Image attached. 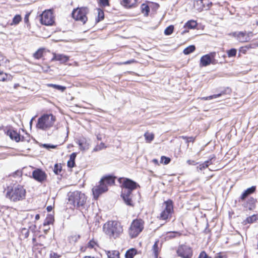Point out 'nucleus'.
I'll return each mask as SVG.
<instances>
[{"mask_svg": "<svg viewBox=\"0 0 258 258\" xmlns=\"http://www.w3.org/2000/svg\"><path fill=\"white\" fill-rule=\"evenodd\" d=\"M256 200L253 198H249L246 203L243 204V206L249 210H252L255 208Z\"/></svg>", "mask_w": 258, "mask_h": 258, "instance_id": "6ab92c4d", "label": "nucleus"}, {"mask_svg": "<svg viewBox=\"0 0 258 258\" xmlns=\"http://www.w3.org/2000/svg\"><path fill=\"white\" fill-rule=\"evenodd\" d=\"M106 146H105L104 143L101 142L100 144L97 145L95 148L93 149V152H98L102 149L106 148Z\"/></svg>", "mask_w": 258, "mask_h": 258, "instance_id": "a19ab883", "label": "nucleus"}, {"mask_svg": "<svg viewBox=\"0 0 258 258\" xmlns=\"http://www.w3.org/2000/svg\"><path fill=\"white\" fill-rule=\"evenodd\" d=\"M180 138L185 141L186 143L188 144L189 142H194L195 138L193 137L180 136Z\"/></svg>", "mask_w": 258, "mask_h": 258, "instance_id": "de8ad7c7", "label": "nucleus"}, {"mask_svg": "<svg viewBox=\"0 0 258 258\" xmlns=\"http://www.w3.org/2000/svg\"><path fill=\"white\" fill-rule=\"evenodd\" d=\"M45 49L44 48H39L34 54L33 56L36 59H39L43 56Z\"/></svg>", "mask_w": 258, "mask_h": 258, "instance_id": "c85d7f7f", "label": "nucleus"}, {"mask_svg": "<svg viewBox=\"0 0 258 258\" xmlns=\"http://www.w3.org/2000/svg\"><path fill=\"white\" fill-rule=\"evenodd\" d=\"M21 235L24 237V238H27L29 235V230L26 228H23L21 231Z\"/></svg>", "mask_w": 258, "mask_h": 258, "instance_id": "a18cd8bd", "label": "nucleus"}, {"mask_svg": "<svg viewBox=\"0 0 258 258\" xmlns=\"http://www.w3.org/2000/svg\"><path fill=\"white\" fill-rule=\"evenodd\" d=\"M102 135L100 134H98L97 135H96V138H97V139L98 141H101L102 139Z\"/></svg>", "mask_w": 258, "mask_h": 258, "instance_id": "e2e57ef3", "label": "nucleus"}, {"mask_svg": "<svg viewBox=\"0 0 258 258\" xmlns=\"http://www.w3.org/2000/svg\"><path fill=\"white\" fill-rule=\"evenodd\" d=\"M6 197L11 202H17L22 201L26 197V189L20 184H14L7 187Z\"/></svg>", "mask_w": 258, "mask_h": 258, "instance_id": "7ed1b4c3", "label": "nucleus"}, {"mask_svg": "<svg viewBox=\"0 0 258 258\" xmlns=\"http://www.w3.org/2000/svg\"><path fill=\"white\" fill-rule=\"evenodd\" d=\"M121 188L120 197L124 203L127 206H134L133 200H135L134 191L140 187L135 181L126 177H119L118 179Z\"/></svg>", "mask_w": 258, "mask_h": 258, "instance_id": "f257e3e1", "label": "nucleus"}, {"mask_svg": "<svg viewBox=\"0 0 258 258\" xmlns=\"http://www.w3.org/2000/svg\"><path fill=\"white\" fill-rule=\"evenodd\" d=\"M137 0H122L121 4L126 8H132L136 7Z\"/></svg>", "mask_w": 258, "mask_h": 258, "instance_id": "412c9836", "label": "nucleus"}, {"mask_svg": "<svg viewBox=\"0 0 258 258\" xmlns=\"http://www.w3.org/2000/svg\"><path fill=\"white\" fill-rule=\"evenodd\" d=\"M12 79V76L11 75L5 73L0 70V81H10Z\"/></svg>", "mask_w": 258, "mask_h": 258, "instance_id": "cd10ccee", "label": "nucleus"}, {"mask_svg": "<svg viewBox=\"0 0 258 258\" xmlns=\"http://www.w3.org/2000/svg\"><path fill=\"white\" fill-rule=\"evenodd\" d=\"M103 230L105 234L110 238L112 237L115 239L122 232L123 229L120 223L113 221L105 224L103 226Z\"/></svg>", "mask_w": 258, "mask_h": 258, "instance_id": "20e7f679", "label": "nucleus"}, {"mask_svg": "<svg viewBox=\"0 0 258 258\" xmlns=\"http://www.w3.org/2000/svg\"><path fill=\"white\" fill-rule=\"evenodd\" d=\"M258 220V214H253L251 216H249L247 217V218L244 220L243 223L244 224H246L247 223L251 224L253 223Z\"/></svg>", "mask_w": 258, "mask_h": 258, "instance_id": "a878e982", "label": "nucleus"}, {"mask_svg": "<svg viewBox=\"0 0 258 258\" xmlns=\"http://www.w3.org/2000/svg\"><path fill=\"white\" fill-rule=\"evenodd\" d=\"M151 5H152V6H150V8H151L152 9H154L155 10H156L157 9H158V8H159V5L157 3H151Z\"/></svg>", "mask_w": 258, "mask_h": 258, "instance_id": "603ef678", "label": "nucleus"}, {"mask_svg": "<svg viewBox=\"0 0 258 258\" xmlns=\"http://www.w3.org/2000/svg\"><path fill=\"white\" fill-rule=\"evenodd\" d=\"M50 258H59L60 257V255L58 254L57 253L54 252H51L50 253Z\"/></svg>", "mask_w": 258, "mask_h": 258, "instance_id": "3c124183", "label": "nucleus"}, {"mask_svg": "<svg viewBox=\"0 0 258 258\" xmlns=\"http://www.w3.org/2000/svg\"><path fill=\"white\" fill-rule=\"evenodd\" d=\"M62 171L61 164L56 163L54 166L53 172L56 175H59Z\"/></svg>", "mask_w": 258, "mask_h": 258, "instance_id": "c9c22d12", "label": "nucleus"}, {"mask_svg": "<svg viewBox=\"0 0 258 258\" xmlns=\"http://www.w3.org/2000/svg\"><path fill=\"white\" fill-rule=\"evenodd\" d=\"M69 57L62 54L53 53V56L51 59V61H59L61 63H64L68 61Z\"/></svg>", "mask_w": 258, "mask_h": 258, "instance_id": "a211bd4d", "label": "nucleus"}, {"mask_svg": "<svg viewBox=\"0 0 258 258\" xmlns=\"http://www.w3.org/2000/svg\"><path fill=\"white\" fill-rule=\"evenodd\" d=\"M196 50V46L194 45H190L186 47L183 51L185 55H188L193 52Z\"/></svg>", "mask_w": 258, "mask_h": 258, "instance_id": "72a5a7b5", "label": "nucleus"}, {"mask_svg": "<svg viewBox=\"0 0 258 258\" xmlns=\"http://www.w3.org/2000/svg\"><path fill=\"white\" fill-rule=\"evenodd\" d=\"M45 228L43 229V232L45 234H46L47 232H48L49 230L50 229L49 227H47V226L45 227Z\"/></svg>", "mask_w": 258, "mask_h": 258, "instance_id": "0e129e2a", "label": "nucleus"}, {"mask_svg": "<svg viewBox=\"0 0 258 258\" xmlns=\"http://www.w3.org/2000/svg\"><path fill=\"white\" fill-rule=\"evenodd\" d=\"M144 137L146 142L147 143H150L153 140L154 135L152 133H146L144 134Z\"/></svg>", "mask_w": 258, "mask_h": 258, "instance_id": "4c0bfd02", "label": "nucleus"}, {"mask_svg": "<svg viewBox=\"0 0 258 258\" xmlns=\"http://www.w3.org/2000/svg\"><path fill=\"white\" fill-rule=\"evenodd\" d=\"M98 12L97 17L96 18V23H99L104 19V13L103 10L100 8L97 9Z\"/></svg>", "mask_w": 258, "mask_h": 258, "instance_id": "c756f323", "label": "nucleus"}, {"mask_svg": "<svg viewBox=\"0 0 258 258\" xmlns=\"http://www.w3.org/2000/svg\"><path fill=\"white\" fill-rule=\"evenodd\" d=\"M144 221L141 219H136L132 222L129 229V234L132 238H135L144 229Z\"/></svg>", "mask_w": 258, "mask_h": 258, "instance_id": "0eeeda50", "label": "nucleus"}, {"mask_svg": "<svg viewBox=\"0 0 258 258\" xmlns=\"http://www.w3.org/2000/svg\"><path fill=\"white\" fill-rule=\"evenodd\" d=\"M22 174V172L21 170H17L13 173V176L16 177L17 176H20Z\"/></svg>", "mask_w": 258, "mask_h": 258, "instance_id": "4d7b16f0", "label": "nucleus"}, {"mask_svg": "<svg viewBox=\"0 0 258 258\" xmlns=\"http://www.w3.org/2000/svg\"><path fill=\"white\" fill-rule=\"evenodd\" d=\"M42 146L47 149V150H49L50 149H55L56 148V145H52V144H43L42 145Z\"/></svg>", "mask_w": 258, "mask_h": 258, "instance_id": "09e8293b", "label": "nucleus"}, {"mask_svg": "<svg viewBox=\"0 0 258 258\" xmlns=\"http://www.w3.org/2000/svg\"><path fill=\"white\" fill-rule=\"evenodd\" d=\"M96 244L95 242L93 240H90L88 243V247L90 248H93Z\"/></svg>", "mask_w": 258, "mask_h": 258, "instance_id": "6e6d98bb", "label": "nucleus"}, {"mask_svg": "<svg viewBox=\"0 0 258 258\" xmlns=\"http://www.w3.org/2000/svg\"><path fill=\"white\" fill-rule=\"evenodd\" d=\"M78 145L81 150L85 151L89 148V145L83 140H80L78 141Z\"/></svg>", "mask_w": 258, "mask_h": 258, "instance_id": "2f4dec72", "label": "nucleus"}, {"mask_svg": "<svg viewBox=\"0 0 258 258\" xmlns=\"http://www.w3.org/2000/svg\"><path fill=\"white\" fill-rule=\"evenodd\" d=\"M162 243H160L159 245V240L158 239L156 240L152 249L155 258H158L159 252Z\"/></svg>", "mask_w": 258, "mask_h": 258, "instance_id": "aec40b11", "label": "nucleus"}, {"mask_svg": "<svg viewBox=\"0 0 258 258\" xmlns=\"http://www.w3.org/2000/svg\"><path fill=\"white\" fill-rule=\"evenodd\" d=\"M215 159L216 157L214 155H211L209 159L204 162L205 167H208L210 165L212 164Z\"/></svg>", "mask_w": 258, "mask_h": 258, "instance_id": "e433bc0d", "label": "nucleus"}, {"mask_svg": "<svg viewBox=\"0 0 258 258\" xmlns=\"http://www.w3.org/2000/svg\"><path fill=\"white\" fill-rule=\"evenodd\" d=\"M197 25L198 23L197 21L190 20L185 23L184 28L188 29H194L197 26Z\"/></svg>", "mask_w": 258, "mask_h": 258, "instance_id": "bb28decb", "label": "nucleus"}, {"mask_svg": "<svg viewBox=\"0 0 258 258\" xmlns=\"http://www.w3.org/2000/svg\"><path fill=\"white\" fill-rule=\"evenodd\" d=\"M137 250L135 248H131L128 249L125 253V258H133L137 254Z\"/></svg>", "mask_w": 258, "mask_h": 258, "instance_id": "393cba45", "label": "nucleus"}, {"mask_svg": "<svg viewBox=\"0 0 258 258\" xmlns=\"http://www.w3.org/2000/svg\"><path fill=\"white\" fill-rule=\"evenodd\" d=\"M187 163L189 165H194L198 164V163L196 162V161H195L194 160H188L187 161Z\"/></svg>", "mask_w": 258, "mask_h": 258, "instance_id": "052dcab7", "label": "nucleus"}, {"mask_svg": "<svg viewBox=\"0 0 258 258\" xmlns=\"http://www.w3.org/2000/svg\"><path fill=\"white\" fill-rule=\"evenodd\" d=\"M89 10L86 7L78 8L73 10L72 17L76 21H80L85 24L88 20L86 16Z\"/></svg>", "mask_w": 258, "mask_h": 258, "instance_id": "423d86ee", "label": "nucleus"}, {"mask_svg": "<svg viewBox=\"0 0 258 258\" xmlns=\"http://www.w3.org/2000/svg\"><path fill=\"white\" fill-rule=\"evenodd\" d=\"M54 220V216L51 214H48L43 222V226H48L50 224L53 223Z\"/></svg>", "mask_w": 258, "mask_h": 258, "instance_id": "b1692460", "label": "nucleus"}, {"mask_svg": "<svg viewBox=\"0 0 258 258\" xmlns=\"http://www.w3.org/2000/svg\"><path fill=\"white\" fill-rule=\"evenodd\" d=\"M164 204L165 205V208L161 213L159 218L160 220H165L171 217L173 212V202L172 200L168 199L165 201Z\"/></svg>", "mask_w": 258, "mask_h": 258, "instance_id": "1a4fd4ad", "label": "nucleus"}, {"mask_svg": "<svg viewBox=\"0 0 258 258\" xmlns=\"http://www.w3.org/2000/svg\"><path fill=\"white\" fill-rule=\"evenodd\" d=\"M87 198L82 192L76 190L68 194V204L84 213L87 209L86 204Z\"/></svg>", "mask_w": 258, "mask_h": 258, "instance_id": "f03ea898", "label": "nucleus"}, {"mask_svg": "<svg viewBox=\"0 0 258 258\" xmlns=\"http://www.w3.org/2000/svg\"><path fill=\"white\" fill-rule=\"evenodd\" d=\"M231 92V89L229 88H224L222 89L219 93L218 94H214L212 95H210L209 96L204 98V99L206 100H211L214 98H217L219 97L224 96L227 94H230Z\"/></svg>", "mask_w": 258, "mask_h": 258, "instance_id": "4468645a", "label": "nucleus"}, {"mask_svg": "<svg viewBox=\"0 0 258 258\" xmlns=\"http://www.w3.org/2000/svg\"><path fill=\"white\" fill-rule=\"evenodd\" d=\"M209 224L208 222L207 223L206 227L204 231V232L206 234H208L211 232V230L209 228Z\"/></svg>", "mask_w": 258, "mask_h": 258, "instance_id": "13d9d810", "label": "nucleus"}, {"mask_svg": "<svg viewBox=\"0 0 258 258\" xmlns=\"http://www.w3.org/2000/svg\"><path fill=\"white\" fill-rule=\"evenodd\" d=\"M177 253L182 258H191L192 256V250L188 245H181L178 248Z\"/></svg>", "mask_w": 258, "mask_h": 258, "instance_id": "9b49d317", "label": "nucleus"}, {"mask_svg": "<svg viewBox=\"0 0 258 258\" xmlns=\"http://www.w3.org/2000/svg\"><path fill=\"white\" fill-rule=\"evenodd\" d=\"M181 235V233L177 231H170L167 233L166 239H170L174 238H175L178 236H180Z\"/></svg>", "mask_w": 258, "mask_h": 258, "instance_id": "7c9ffc66", "label": "nucleus"}, {"mask_svg": "<svg viewBox=\"0 0 258 258\" xmlns=\"http://www.w3.org/2000/svg\"><path fill=\"white\" fill-rule=\"evenodd\" d=\"M40 23L44 25L51 26L54 23L52 13L50 10L44 11L40 15Z\"/></svg>", "mask_w": 258, "mask_h": 258, "instance_id": "9d476101", "label": "nucleus"}, {"mask_svg": "<svg viewBox=\"0 0 258 258\" xmlns=\"http://www.w3.org/2000/svg\"><path fill=\"white\" fill-rule=\"evenodd\" d=\"M107 255L108 258H119V252L117 250L108 251Z\"/></svg>", "mask_w": 258, "mask_h": 258, "instance_id": "473e14b6", "label": "nucleus"}, {"mask_svg": "<svg viewBox=\"0 0 258 258\" xmlns=\"http://www.w3.org/2000/svg\"><path fill=\"white\" fill-rule=\"evenodd\" d=\"M226 52H227L228 57H234L236 56V55L237 54V49L234 48H232L229 50H227Z\"/></svg>", "mask_w": 258, "mask_h": 258, "instance_id": "58836bf2", "label": "nucleus"}, {"mask_svg": "<svg viewBox=\"0 0 258 258\" xmlns=\"http://www.w3.org/2000/svg\"><path fill=\"white\" fill-rule=\"evenodd\" d=\"M207 168V167H205V165H204V163H203L202 164H200L198 166H197V170L198 171H202L203 170L205 169V168Z\"/></svg>", "mask_w": 258, "mask_h": 258, "instance_id": "864d4df0", "label": "nucleus"}, {"mask_svg": "<svg viewBox=\"0 0 258 258\" xmlns=\"http://www.w3.org/2000/svg\"><path fill=\"white\" fill-rule=\"evenodd\" d=\"M47 86L48 87H52L55 89L59 90L61 92H64V90L66 89V87L65 86L59 85H56V84H48L47 85Z\"/></svg>", "mask_w": 258, "mask_h": 258, "instance_id": "f704fd0d", "label": "nucleus"}, {"mask_svg": "<svg viewBox=\"0 0 258 258\" xmlns=\"http://www.w3.org/2000/svg\"><path fill=\"white\" fill-rule=\"evenodd\" d=\"M116 177L112 175H107L103 177L100 181L101 183L107 184V187L109 185L114 184Z\"/></svg>", "mask_w": 258, "mask_h": 258, "instance_id": "2eb2a0df", "label": "nucleus"}, {"mask_svg": "<svg viewBox=\"0 0 258 258\" xmlns=\"http://www.w3.org/2000/svg\"><path fill=\"white\" fill-rule=\"evenodd\" d=\"M209 255L204 250L202 251L198 256V258H208Z\"/></svg>", "mask_w": 258, "mask_h": 258, "instance_id": "8fccbe9b", "label": "nucleus"}, {"mask_svg": "<svg viewBox=\"0 0 258 258\" xmlns=\"http://www.w3.org/2000/svg\"><path fill=\"white\" fill-rule=\"evenodd\" d=\"M256 187L255 185L252 186L250 187H249L247 188L246 190H245L242 194H241V196L239 198V202L240 201H243L247 197H248L249 195L253 194L256 191Z\"/></svg>", "mask_w": 258, "mask_h": 258, "instance_id": "dca6fc26", "label": "nucleus"}, {"mask_svg": "<svg viewBox=\"0 0 258 258\" xmlns=\"http://www.w3.org/2000/svg\"><path fill=\"white\" fill-rule=\"evenodd\" d=\"M237 38L241 41H247V38H245V33L243 32H239L236 35Z\"/></svg>", "mask_w": 258, "mask_h": 258, "instance_id": "ea45409f", "label": "nucleus"}, {"mask_svg": "<svg viewBox=\"0 0 258 258\" xmlns=\"http://www.w3.org/2000/svg\"><path fill=\"white\" fill-rule=\"evenodd\" d=\"M35 117V116L33 117L31 119V120H30V122H29V124H30V128H31V127H32V123H33V120L34 119Z\"/></svg>", "mask_w": 258, "mask_h": 258, "instance_id": "69168bd1", "label": "nucleus"}, {"mask_svg": "<svg viewBox=\"0 0 258 258\" xmlns=\"http://www.w3.org/2000/svg\"><path fill=\"white\" fill-rule=\"evenodd\" d=\"M77 153L73 152L70 155V159L67 162V166L69 168H73L76 166L75 159L76 158Z\"/></svg>", "mask_w": 258, "mask_h": 258, "instance_id": "4be33fe9", "label": "nucleus"}, {"mask_svg": "<svg viewBox=\"0 0 258 258\" xmlns=\"http://www.w3.org/2000/svg\"><path fill=\"white\" fill-rule=\"evenodd\" d=\"M215 258H226L225 255H223L221 252L217 253Z\"/></svg>", "mask_w": 258, "mask_h": 258, "instance_id": "bf43d9fd", "label": "nucleus"}, {"mask_svg": "<svg viewBox=\"0 0 258 258\" xmlns=\"http://www.w3.org/2000/svg\"><path fill=\"white\" fill-rule=\"evenodd\" d=\"M55 120L56 117L52 114H44L38 118L36 127L46 131L53 125Z\"/></svg>", "mask_w": 258, "mask_h": 258, "instance_id": "39448f33", "label": "nucleus"}, {"mask_svg": "<svg viewBox=\"0 0 258 258\" xmlns=\"http://www.w3.org/2000/svg\"><path fill=\"white\" fill-rule=\"evenodd\" d=\"M136 62L135 59H132L128 60L127 61H124L123 62H121V63H120V64H131V63H134V62Z\"/></svg>", "mask_w": 258, "mask_h": 258, "instance_id": "5fc2aeb1", "label": "nucleus"}, {"mask_svg": "<svg viewBox=\"0 0 258 258\" xmlns=\"http://www.w3.org/2000/svg\"><path fill=\"white\" fill-rule=\"evenodd\" d=\"M174 26L170 25L168 26L164 30V34L165 35L168 36L171 35L174 31Z\"/></svg>", "mask_w": 258, "mask_h": 258, "instance_id": "79ce46f5", "label": "nucleus"}, {"mask_svg": "<svg viewBox=\"0 0 258 258\" xmlns=\"http://www.w3.org/2000/svg\"><path fill=\"white\" fill-rule=\"evenodd\" d=\"M22 18L21 16L19 15H16L13 19L12 24L17 25L19 24Z\"/></svg>", "mask_w": 258, "mask_h": 258, "instance_id": "c03bdc74", "label": "nucleus"}, {"mask_svg": "<svg viewBox=\"0 0 258 258\" xmlns=\"http://www.w3.org/2000/svg\"><path fill=\"white\" fill-rule=\"evenodd\" d=\"M6 134L9 136L11 140H14L16 142L20 141V134L18 133L16 131L8 129L6 132Z\"/></svg>", "mask_w": 258, "mask_h": 258, "instance_id": "f3484780", "label": "nucleus"}, {"mask_svg": "<svg viewBox=\"0 0 258 258\" xmlns=\"http://www.w3.org/2000/svg\"><path fill=\"white\" fill-rule=\"evenodd\" d=\"M52 209V206H47V208H46V210H47V211L48 212H50V211H51Z\"/></svg>", "mask_w": 258, "mask_h": 258, "instance_id": "338daca9", "label": "nucleus"}, {"mask_svg": "<svg viewBox=\"0 0 258 258\" xmlns=\"http://www.w3.org/2000/svg\"><path fill=\"white\" fill-rule=\"evenodd\" d=\"M40 219V215L39 214H36L35 217V220H38Z\"/></svg>", "mask_w": 258, "mask_h": 258, "instance_id": "774afa93", "label": "nucleus"}, {"mask_svg": "<svg viewBox=\"0 0 258 258\" xmlns=\"http://www.w3.org/2000/svg\"><path fill=\"white\" fill-rule=\"evenodd\" d=\"M216 55V52H211L203 55L200 59V66L201 67H205L210 64H216L218 63V60L215 59Z\"/></svg>", "mask_w": 258, "mask_h": 258, "instance_id": "6e6552de", "label": "nucleus"}, {"mask_svg": "<svg viewBox=\"0 0 258 258\" xmlns=\"http://www.w3.org/2000/svg\"><path fill=\"white\" fill-rule=\"evenodd\" d=\"M171 161V159L169 157L162 156L161 157L160 162L164 165L169 164Z\"/></svg>", "mask_w": 258, "mask_h": 258, "instance_id": "37998d69", "label": "nucleus"}, {"mask_svg": "<svg viewBox=\"0 0 258 258\" xmlns=\"http://www.w3.org/2000/svg\"><path fill=\"white\" fill-rule=\"evenodd\" d=\"M98 4L100 7L105 8L107 6H109V0H99Z\"/></svg>", "mask_w": 258, "mask_h": 258, "instance_id": "49530a36", "label": "nucleus"}, {"mask_svg": "<svg viewBox=\"0 0 258 258\" xmlns=\"http://www.w3.org/2000/svg\"><path fill=\"white\" fill-rule=\"evenodd\" d=\"M150 10V7L146 3H143L141 5V11L142 13L144 14V16L147 17L149 16Z\"/></svg>", "mask_w": 258, "mask_h": 258, "instance_id": "5701e85b", "label": "nucleus"}, {"mask_svg": "<svg viewBox=\"0 0 258 258\" xmlns=\"http://www.w3.org/2000/svg\"><path fill=\"white\" fill-rule=\"evenodd\" d=\"M36 228V226L35 225H32L29 226V229L32 232H34L35 231Z\"/></svg>", "mask_w": 258, "mask_h": 258, "instance_id": "680f3d73", "label": "nucleus"}, {"mask_svg": "<svg viewBox=\"0 0 258 258\" xmlns=\"http://www.w3.org/2000/svg\"><path fill=\"white\" fill-rule=\"evenodd\" d=\"M32 177L35 180L42 182L46 180L47 175L41 169L37 168L32 172Z\"/></svg>", "mask_w": 258, "mask_h": 258, "instance_id": "ddd939ff", "label": "nucleus"}, {"mask_svg": "<svg viewBox=\"0 0 258 258\" xmlns=\"http://www.w3.org/2000/svg\"><path fill=\"white\" fill-rule=\"evenodd\" d=\"M108 188L107 184L101 183L100 181L99 184L92 188V192L94 198L97 199L98 197L102 194L108 190Z\"/></svg>", "mask_w": 258, "mask_h": 258, "instance_id": "f8f14e48", "label": "nucleus"}]
</instances>
